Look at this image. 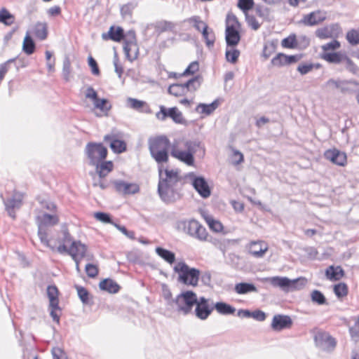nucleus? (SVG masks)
<instances>
[{
	"mask_svg": "<svg viewBox=\"0 0 359 359\" xmlns=\"http://www.w3.org/2000/svg\"><path fill=\"white\" fill-rule=\"evenodd\" d=\"M158 170L159 179L157 192L161 201L170 204L180 200L182 197L184 176L180 175L179 169H163V166L159 165Z\"/></svg>",
	"mask_w": 359,
	"mask_h": 359,
	"instance_id": "obj_1",
	"label": "nucleus"
},
{
	"mask_svg": "<svg viewBox=\"0 0 359 359\" xmlns=\"http://www.w3.org/2000/svg\"><path fill=\"white\" fill-rule=\"evenodd\" d=\"M63 237L59 241V245L55 249L60 254L69 255L76 264V269H79V264L85 262L84 269H97L96 265L90 264L85 257L86 246L81 241H72L67 229L62 231Z\"/></svg>",
	"mask_w": 359,
	"mask_h": 359,
	"instance_id": "obj_2",
	"label": "nucleus"
},
{
	"mask_svg": "<svg viewBox=\"0 0 359 359\" xmlns=\"http://www.w3.org/2000/svg\"><path fill=\"white\" fill-rule=\"evenodd\" d=\"M148 144L150 155L158 163V167L168 161L169 151L172 144L165 135L150 138Z\"/></svg>",
	"mask_w": 359,
	"mask_h": 359,
	"instance_id": "obj_3",
	"label": "nucleus"
},
{
	"mask_svg": "<svg viewBox=\"0 0 359 359\" xmlns=\"http://www.w3.org/2000/svg\"><path fill=\"white\" fill-rule=\"evenodd\" d=\"M263 281L274 287H279L286 293L302 290L308 283V280L304 277L290 279L283 276H272L263 278Z\"/></svg>",
	"mask_w": 359,
	"mask_h": 359,
	"instance_id": "obj_4",
	"label": "nucleus"
},
{
	"mask_svg": "<svg viewBox=\"0 0 359 359\" xmlns=\"http://www.w3.org/2000/svg\"><path fill=\"white\" fill-rule=\"evenodd\" d=\"M184 146L187 150L180 151L177 148V144L173 143L172 149H170V154L172 156L184 163L187 165H194V154L197 151V148H201V142L198 140L193 141L187 140L185 142Z\"/></svg>",
	"mask_w": 359,
	"mask_h": 359,
	"instance_id": "obj_5",
	"label": "nucleus"
},
{
	"mask_svg": "<svg viewBox=\"0 0 359 359\" xmlns=\"http://www.w3.org/2000/svg\"><path fill=\"white\" fill-rule=\"evenodd\" d=\"M178 229L191 237L200 241H207L208 240V233L206 229L196 219H191L189 220H181L177 222Z\"/></svg>",
	"mask_w": 359,
	"mask_h": 359,
	"instance_id": "obj_6",
	"label": "nucleus"
},
{
	"mask_svg": "<svg viewBox=\"0 0 359 359\" xmlns=\"http://www.w3.org/2000/svg\"><path fill=\"white\" fill-rule=\"evenodd\" d=\"M84 153L88 158V165H94L107 158L108 150L101 142H89L85 147Z\"/></svg>",
	"mask_w": 359,
	"mask_h": 359,
	"instance_id": "obj_7",
	"label": "nucleus"
},
{
	"mask_svg": "<svg viewBox=\"0 0 359 359\" xmlns=\"http://www.w3.org/2000/svg\"><path fill=\"white\" fill-rule=\"evenodd\" d=\"M197 303L196 294L191 290L183 292L174 299V303L177 306V311L187 316L191 313L195 304Z\"/></svg>",
	"mask_w": 359,
	"mask_h": 359,
	"instance_id": "obj_8",
	"label": "nucleus"
},
{
	"mask_svg": "<svg viewBox=\"0 0 359 359\" xmlns=\"http://www.w3.org/2000/svg\"><path fill=\"white\" fill-rule=\"evenodd\" d=\"M59 291L55 285L47 287V296L49 299L48 311L53 322L60 324L62 309L59 306Z\"/></svg>",
	"mask_w": 359,
	"mask_h": 359,
	"instance_id": "obj_9",
	"label": "nucleus"
},
{
	"mask_svg": "<svg viewBox=\"0 0 359 359\" xmlns=\"http://www.w3.org/2000/svg\"><path fill=\"white\" fill-rule=\"evenodd\" d=\"M184 178L191 180V185L202 198H207L211 195V189L204 177L196 176L194 172H190L184 175Z\"/></svg>",
	"mask_w": 359,
	"mask_h": 359,
	"instance_id": "obj_10",
	"label": "nucleus"
},
{
	"mask_svg": "<svg viewBox=\"0 0 359 359\" xmlns=\"http://www.w3.org/2000/svg\"><path fill=\"white\" fill-rule=\"evenodd\" d=\"M194 306V315L201 320H207L214 310L213 302L205 297H197V303Z\"/></svg>",
	"mask_w": 359,
	"mask_h": 359,
	"instance_id": "obj_11",
	"label": "nucleus"
},
{
	"mask_svg": "<svg viewBox=\"0 0 359 359\" xmlns=\"http://www.w3.org/2000/svg\"><path fill=\"white\" fill-rule=\"evenodd\" d=\"M1 197L3 199L5 210L8 215L13 219H15V210H19L22 205L23 194L21 192L14 190L11 197L5 199L3 198L2 194Z\"/></svg>",
	"mask_w": 359,
	"mask_h": 359,
	"instance_id": "obj_12",
	"label": "nucleus"
},
{
	"mask_svg": "<svg viewBox=\"0 0 359 359\" xmlns=\"http://www.w3.org/2000/svg\"><path fill=\"white\" fill-rule=\"evenodd\" d=\"M156 118L164 121L167 117H170L175 123L186 124L187 121L183 117L181 111L176 107L167 109L164 106H160V111L156 113Z\"/></svg>",
	"mask_w": 359,
	"mask_h": 359,
	"instance_id": "obj_13",
	"label": "nucleus"
},
{
	"mask_svg": "<svg viewBox=\"0 0 359 359\" xmlns=\"http://www.w3.org/2000/svg\"><path fill=\"white\" fill-rule=\"evenodd\" d=\"M302 57V54L287 55L285 53H279L271 59V64L274 67H282L299 62Z\"/></svg>",
	"mask_w": 359,
	"mask_h": 359,
	"instance_id": "obj_14",
	"label": "nucleus"
},
{
	"mask_svg": "<svg viewBox=\"0 0 359 359\" xmlns=\"http://www.w3.org/2000/svg\"><path fill=\"white\" fill-rule=\"evenodd\" d=\"M314 340L317 346L327 351L333 350L337 344L335 339L325 332L316 334Z\"/></svg>",
	"mask_w": 359,
	"mask_h": 359,
	"instance_id": "obj_15",
	"label": "nucleus"
},
{
	"mask_svg": "<svg viewBox=\"0 0 359 359\" xmlns=\"http://www.w3.org/2000/svg\"><path fill=\"white\" fill-rule=\"evenodd\" d=\"M240 29L233 25L226 26L225 40L227 46L234 48L239 43L241 39Z\"/></svg>",
	"mask_w": 359,
	"mask_h": 359,
	"instance_id": "obj_16",
	"label": "nucleus"
},
{
	"mask_svg": "<svg viewBox=\"0 0 359 359\" xmlns=\"http://www.w3.org/2000/svg\"><path fill=\"white\" fill-rule=\"evenodd\" d=\"M292 325V320L289 316L277 314L272 319L271 328L274 331H281L290 328Z\"/></svg>",
	"mask_w": 359,
	"mask_h": 359,
	"instance_id": "obj_17",
	"label": "nucleus"
},
{
	"mask_svg": "<svg viewBox=\"0 0 359 359\" xmlns=\"http://www.w3.org/2000/svg\"><path fill=\"white\" fill-rule=\"evenodd\" d=\"M324 156L327 160L330 161L332 163L340 166H344L347 161L346 154L337 149L325 151Z\"/></svg>",
	"mask_w": 359,
	"mask_h": 359,
	"instance_id": "obj_18",
	"label": "nucleus"
},
{
	"mask_svg": "<svg viewBox=\"0 0 359 359\" xmlns=\"http://www.w3.org/2000/svg\"><path fill=\"white\" fill-rule=\"evenodd\" d=\"M179 273V280L185 284L195 286L197 285L201 271H175Z\"/></svg>",
	"mask_w": 359,
	"mask_h": 359,
	"instance_id": "obj_19",
	"label": "nucleus"
},
{
	"mask_svg": "<svg viewBox=\"0 0 359 359\" xmlns=\"http://www.w3.org/2000/svg\"><path fill=\"white\" fill-rule=\"evenodd\" d=\"M268 250V245L263 241H252L249 244V253L256 258L262 257Z\"/></svg>",
	"mask_w": 359,
	"mask_h": 359,
	"instance_id": "obj_20",
	"label": "nucleus"
},
{
	"mask_svg": "<svg viewBox=\"0 0 359 359\" xmlns=\"http://www.w3.org/2000/svg\"><path fill=\"white\" fill-rule=\"evenodd\" d=\"M104 140L105 142L109 141V147L115 154H121L127 149L126 142L116 138L114 135H106L104 137Z\"/></svg>",
	"mask_w": 359,
	"mask_h": 359,
	"instance_id": "obj_21",
	"label": "nucleus"
},
{
	"mask_svg": "<svg viewBox=\"0 0 359 359\" xmlns=\"http://www.w3.org/2000/svg\"><path fill=\"white\" fill-rule=\"evenodd\" d=\"M125 37L124 30L121 27L111 26L107 32L102 34V38L104 41L111 40L116 42H120Z\"/></svg>",
	"mask_w": 359,
	"mask_h": 359,
	"instance_id": "obj_22",
	"label": "nucleus"
},
{
	"mask_svg": "<svg viewBox=\"0 0 359 359\" xmlns=\"http://www.w3.org/2000/svg\"><path fill=\"white\" fill-rule=\"evenodd\" d=\"M90 165L95 167V171L100 179L106 177L114 168L113 162L111 161H106V159Z\"/></svg>",
	"mask_w": 359,
	"mask_h": 359,
	"instance_id": "obj_23",
	"label": "nucleus"
},
{
	"mask_svg": "<svg viewBox=\"0 0 359 359\" xmlns=\"http://www.w3.org/2000/svg\"><path fill=\"white\" fill-rule=\"evenodd\" d=\"M340 29L338 24H332L330 26L318 28L316 29L315 34L319 39H325L332 38Z\"/></svg>",
	"mask_w": 359,
	"mask_h": 359,
	"instance_id": "obj_24",
	"label": "nucleus"
},
{
	"mask_svg": "<svg viewBox=\"0 0 359 359\" xmlns=\"http://www.w3.org/2000/svg\"><path fill=\"white\" fill-rule=\"evenodd\" d=\"M101 290L107 292L109 294H116L121 290V286L111 278H104L99 283Z\"/></svg>",
	"mask_w": 359,
	"mask_h": 359,
	"instance_id": "obj_25",
	"label": "nucleus"
},
{
	"mask_svg": "<svg viewBox=\"0 0 359 359\" xmlns=\"http://www.w3.org/2000/svg\"><path fill=\"white\" fill-rule=\"evenodd\" d=\"M34 35L40 41L46 39L48 34V23L46 22H36L33 27Z\"/></svg>",
	"mask_w": 359,
	"mask_h": 359,
	"instance_id": "obj_26",
	"label": "nucleus"
},
{
	"mask_svg": "<svg viewBox=\"0 0 359 359\" xmlns=\"http://www.w3.org/2000/svg\"><path fill=\"white\" fill-rule=\"evenodd\" d=\"M325 18L320 14V11H313L304 15L302 22L305 25L313 26L322 22Z\"/></svg>",
	"mask_w": 359,
	"mask_h": 359,
	"instance_id": "obj_27",
	"label": "nucleus"
},
{
	"mask_svg": "<svg viewBox=\"0 0 359 359\" xmlns=\"http://www.w3.org/2000/svg\"><path fill=\"white\" fill-rule=\"evenodd\" d=\"M203 81V76L198 74L182 83V86L185 88L186 93L187 92H195L201 87Z\"/></svg>",
	"mask_w": 359,
	"mask_h": 359,
	"instance_id": "obj_28",
	"label": "nucleus"
},
{
	"mask_svg": "<svg viewBox=\"0 0 359 359\" xmlns=\"http://www.w3.org/2000/svg\"><path fill=\"white\" fill-rule=\"evenodd\" d=\"M347 55L341 52L323 53L321 57L329 63L339 64L345 61Z\"/></svg>",
	"mask_w": 359,
	"mask_h": 359,
	"instance_id": "obj_29",
	"label": "nucleus"
},
{
	"mask_svg": "<svg viewBox=\"0 0 359 359\" xmlns=\"http://www.w3.org/2000/svg\"><path fill=\"white\" fill-rule=\"evenodd\" d=\"M127 103L129 107L135 110L144 113H151V109L148 104L142 100H139L135 98L129 97L127 100Z\"/></svg>",
	"mask_w": 359,
	"mask_h": 359,
	"instance_id": "obj_30",
	"label": "nucleus"
},
{
	"mask_svg": "<svg viewBox=\"0 0 359 359\" xmlns=\"http://www.w3.org/2000/svg\"><path fill=\"white\" fill-rule=\"evenodd\" d=\"M39 225H41L43 228L47 226H54L59 222L58 217L55 215H50L43 213L41 216L37 217Z\"/></svg>",
	"mask_w": 359,
	"mask_h": 359,
	"instance_id": "obj_31",
	"label": "nucleus"
},
{
	"mask_svg": "<svg viewBox=\"0 0 359 359\" xmlns=\"http://www.w3.org/2000/svg\"><path fill=\"white\" fill-rule=\"evenodd\" d=\"M218 100H214L210 104L200 103L196 107V111L205 115L211 114L219 106Z\"/></svg>",
	"mask_w": 359,
	"mask_h": 359,
	"instance_id": "obj_32",
	"label": "nucleus"
},
{
	"mask_svg": "<svg viewBox=\"0 0 359 359\" xmlns=\"http://www.w3.org/2000/svg\"><path fill=\"white\" fill-rule=\"evenodd\" d=\"M235 292L239 294H245L250 292H257V289L253 283L242 282L236 284Z\"/></svg>",
	"mask_w": 359,
	"mask_h": 359,
	"instance_id": "obj_33",
	"label": "nucleus"
},
{
	"mask_svg": "<svg viewBox=\"0 0 359 359\" xmlns=\"http://www.w3.org/2000/svg\"><path fill=\"white\" fill-rule=\"evenodd\" d=\"M156 254L163 260L172 264L175 262V254L162 247H156L155 250Z\"/></svg>",
	"mask_w": 359,
	"mask_h": 359,
	"instance_id": "obj_34",
	"label": "nucleus"
},
{
	"mask_svg": "<svg viewBox=\"0 0 359 359\" xmlns=\"http://www.w3.org/2000/svg\"><path fill=\"white\" fill-rule=\"evenodd\" d=\"M213 307L214 309L222 315H231L233 314L236 311V309L233 306L223 302L213 303Z\"/></svg>",
	"mask_w": 359,
	"mask_h": 359,
	"instance_id": "obj_35",
	"label": "nucleus"
},
{
	"mask_svg": "<svg viewBox=\"0 0 359 359\" xmlns=\"http://www.w3.org/2000/svg\"><path fill=\"white\" fill-rule=\"evenodd\" d=\"M36 50V44L33 39L31 37L29 32L26 33L22 43V50L27 55H32Z\"/></svg>",
	"mask_w": 359,
	"mask_h": 359,
	"instance_id": "obj_36",
	"label": "nucleus"
},
{
	"mask_svg": "<svg viewBox=\"0 0 359 359\" xmlns=\"http://www.w3.org/2000/svg\"><path fill=\"white\" fill-rule=\"evenodd\" d=\"M202 35L203 39H205V42L206 46L211 48L214 46L215 36L212 29L209 31V27L207 25H205L202 29Z\"/></svg>",
	"mask_w": 359,
	"mask_h": 359,
	"instance_id": "obj_37",
	"label": "nucleus"
},
{
	"mask_svg": "<svg viewBox=\"0 0 359 359\" xmlns=\"http://www.w3.org/2000/svg\"><path fill=\"white\" fill-rule=\"evenodd\" d=\"M128 51H126L125 49V43L123 42V51L126 55V57L130 62H133L138 57L139 55V47L137 43H135V46L128 45Z\"/></svg>",
	"mask_w": 359,
	"mask_h": 359,
	"instance_id": "obj_38",
	"label": "nucleus"
},
{
	"mask_svg": "<svg viewBox=\"0 0 359 359\" xmlns=\"http://www.w3.org/2000/svg\"><path fill=\"white\" fill-rule=\"evenodd\" d=\"M311 300L318 305H327L328 302L323 293L318 290H313L311 292Z\"/></svg>",
	"mask_w": 359,
	"mask_h": 359,
	"instance_id": "obj_39",
	"label": "nucleus"
},
{
	"mask_svg": "<svg viewBox=\"0 0 359 359\" xmlns=\"http://www.w3.org/2000/svg\"><path fill=\"white\" fill-rule=\"evenodd\" d=\"M350 84H353L354 86H358L359 82L355 80H353V79L341 80V83H340V87L339 89V91L342 94H346V93L352 94V93H355V91L353 89L350 88V86H349Z\"/></svg>",
	"mask_w": 359,
	"mask_h": 359,
	"instance_id": "obj_40",
	"label": "nucleus"
},
{
	"mask_svg": "<svg viewBox=\"0 0 359 359\" xmlns=\"http://www.w3.org/2000/svg\"><path fill=\"white\" fill-rule=\"evenodd\" d=\"M15 22V16L11 14L6 8L0 9V22L5 25L10 26Z\"/></svg>",
	"mask_w": 359,
	"mask_h": 359,
	"instance_id": "obj_41",
	"label": "nucleus"
},
{
	"mask_svg": "<svg viewBox=\"0 0 359 359\" xmlns=\"http://www.w3.org/2000/svg\"><path fill=\"white\" fill-rule=\"evenodd\" d=\"M281 46L285 48L294 49L298 47V42L296 34H291L287 37L284 38L281 41Z\"/></svg>",
	"mask_w": 359,
	"mask_h": 359,
	"instance_id": "obj_42",
	"label": "nucleus"
},
{
	"mask_svg": "<svg viewBox=\"0 0 359 359\" xmlns=\"http://www.w3.org/2000/svg\"><path fill=\"white\" fill-rule=\"evenodd\" d=\"M204 219L209 226V228L215 232H221L223 230L222 224L209 215L204 216Z\"/></svg>",
	"mask_w": 359,
	"mask_h": 359,
	"instance_id": "obj_43",
	"label": "nucleus"
},
{
	"mask_svg": "<svg viewBox=\"0 0 359 359\" xmlns=\"http://www.w3.org/2000/svg\"><path fill=\"white\" fill-rule=\"evenodd\" d=\"M93 104L95 108L100 109L101 111L105 114H107L108 111L111 109V104L106 98L99 97L93 102Z\"/></svg>",
	"mask_w": 359,
	"mask_h": 359,
	"instance_id": "obj_44",
	"label": "nucleus"
},
{
	"mask_svg": "<svg viewBox=\"0 0 359 359\" xmlns=\"http://www.w3.org/2000/svg\"><path fill=\"white\" fill-rule=\"evenodd\" d=\"M333 291L338 299H342L348 295V287L346 283H339L334 285Z\"/></svg>",
	"mask_w": 359,
	"mask_h": 359,
	"instance_id": "obj_45",
	"label": "nucleus"
},
{
	"mask_svg": "<svg viewBox=\"0 0 359 359\" xmlns=\"http://www.w3.org/2000/svg\"><path fill=\"white\" fill-rule=\"evenodd\" d=\"M175 28V24L167 20L158 22L156 25V29L159 33H163L167 31H173Z\"/></svg>",
	"mask_w": 359,
	"mask_h": 359,
	"instance_id": "obj_46",
	"label": "nucleus"
},
{
	"mask_svg": "<svg viewBox=\"0 0 359 359\" xmlns=\"http://www.w3.org/2000/svg\"><path fill=\"white\" fill-rule=\"evenodd\" d=\"M184 89L182 83H173L168 87V92L172 95L180 97L187 94Z\"/></svg>",
	"mask_w": 359,
	"mask_h": 359,
	"instance_id": "obj_47",
	"label": "nucleus"
},
{
	"mask_svg": "<svg viewBox=\"0 0 359 359\" xmlns=\"http://www.w3.org/2000/svg\"><path fill=\"white\" fill-rule=\"evenodd\" d=\"M74 287L81 302L86 304H88L90 293L87 289L79 285H74Z\"/></svg>",
	"mask_w": 359,
	"mask_h": 359,
	"instance_id": "obj_48",
	"label": "nucleus"
},
{
	"mask_svg": "<svg viewBox=\"0 0 359 359\" xmlns=\"http://www.w3.org/2000/svg\"><path fill=\"white\" fill-rule=\"evenodd\" d=\"M241 52L239 50L236 48H232L230 50L226 49L225 53V57L226 61L236 64L238 60Z\"/></svg>",
	"mask_w": 359,
	"mask_h": 359,
	"instance_id": "obj_49",
	"label": "nucleus"
},
{
	"mask_svg": "<svg viewBox=\"0 0 359 359\" xmlns=\"http://www.w3.org/2000/svg\"><path fill=\"white\" fill-rule=\"evenodd\" d=\"M123 42L125 43L126 51H128V45L135 46V43H137L135 30L131 29L127 32L123 39Z\"/></svg>",
	"mask_w": 359,
	"mask_h": 359,
	"instance_id": "obj_50",
	"label": "nucleus"
},
{
	"mask_svg": "<svg viewBox=\"0 0 359 359\" xmlns=\"http://www.w3.org/2000/svg\"><path fill=\"white\" fill-rule=\"evenodd\" d=\"M94 217L97 220L102 222L103 223H105V224H111L114 225V224L115 223L111 219V215L109 213H107L104 212H95Z\"/></svg>",
	"mask_w": 359,
	"mask_h": 359,
	"instance_id": "obj_51",
	"label": "nucleus"
},
{
	"mask_svg": "<svg viewBox=\"0 0 359 359\" xmlns=\"http://www.w3.org/2000/svg\"><path fill=\"white\" fill-rule=\"evenodd\" d=\"M71 73V62L68 56H65L63 60L62 65V76L66 81H69V76Z\"/></svg>",
	"mask_w": 359,
	"mask_h": 359,
	"instance_id": "obj_52",
	"label": "nucleus"
},
{
	"mask_svg": "<svg viewBox=\"0 0 359 359\" xmlns=\"http://www.w3.org/2000/svg\"><path fill=\"white\" fill-rule=\"evenodd\" d=\"M255 5L254 0H238L237 6L241 9L245 14L251 10Z\"/></svg>",
	"mask_w": 359,
	"mask_h": 359,
	"instance_id": "obj_53",
	"label": "nucleus"
},
{
	"mask_svg": "<svg viewBox=\"0 0 359 359\" xmlns=\"http://www.w3.org/2000/svg\"><path fill=\"white\" fill-rule=\"evenodd\" d=\"M38 236L42 243H43L47 247H50L53 250H55V247L52 246L48 240V234L46 233V229L41 226V225H39Z\"/></svg>",
	"mask_w": 359,
	"mask_h": 359,
	"instance_id": "obj_54",
	"label": "nucleus"
},
{
	"mask_svg": "<svg viewBox=\"0 0 359 359\" xmlns=\"http://www.w3.org/2000/svg\"><path fill=\"white\" fill-rule=\"evenodd\" d=\"M344 272L345 271H325V276L331 281H337L344 276Z\"/></svg>",
	"mask_w": 359,
	"mask_h": 359,
	"instance_id": "obj_55",
	"label": "nucleus"
},
{
	"mask_svg": "<svg viewBox=\"0 0 359 359\" xmlns=\"http://www.w3.org/2000/svg\"><path fill=\"white\" fill-rule=\"evenodd\" d=\"M226 26L233 25L236 28H241V24L238 18L232 12H229L226 17Z\"/></svg>",
	"mask_w": 359,
	"mask_h": 359,
	"instance_id": "obj_56",
	"label": "nucleus"
},
{
	"mask_svg": "<svg viewBox=\"0 0 359 359\" xmlns=\"http://www.w3.org/2000/svg\"><path fill=\"white\" fill-rule=\"evenodd\" d=\"M346 39L352 46L359 44V32L355 29H351L346 34Z\"/></svg>",
	"mask_w": 359,
	"mask_h": 359,
	"instance_id": "obj_57",
	"label": "nucleus"
},
{
	"mask_svg": "<svg viewBox=\"0 0 359 359\" xmlns=\"http://www.w3.org/2000/svg\"><path fill=\"white\" fill-rule=\"evenodd\" d=\"M161 292L163 297L168 302L167 304L172 306V304L174 303V299H172L171 291L166 284L163 283L161 285Z\"/></svg>",
	"mask_w": 359,
	"mask_h": 359,
	"instance_id": "obj_58",
	"label": "nucleus"
},
{
	"mask_svg": "<svg viewBox=\"0 0 359 359\" xmlns=\"http://www.w3.org/2000/svg\"><path fill=\"white\" fill-rule=\"evenodd\" d=\"M256 14L264 20H269L270 9L262 5H257L255 7Z\"/></svg>",
	"mask_w": 359,
	"mask_h": 359,
	"instance_id": "obj_59",
	"label": "nucleus"
},
{
	"mask_svg": "<svg viewBox=\"0 0 359 359\" xmlns=\"http://www.w3.org/2000/svg\"><path fill=\"white\" fill-rule=\"evenodd\" d=\"M345 67L346 70L355 75L359 74V67L353 62V61L346 56L345 59Z\"/></svg>",
	"mask_w": 359,
	"mask_h": 359,
	"instance_id": "obj_60",
	"label": "nucleus"
},
{
	"mask_svg": "<svg viewBox=\"0 0 359 359\" xmlns=\"http://www.w3.org/2000/svg\"><path fill=\"white\" fill-rule=\"evenodd\" d=\"M245 21L249 27L253 30H257L259 29L261 25L258 22L256 18L254 15L248 13L245 14Z\"/></svg>",
	"mask_w": 359,
	"mask_h": 359,
	"instance_id": "obj_61",
	"label": "nucleus"
},
{
	"mask_svg": "<svg viewBox=\"0 0 359 359\" xmlns=\"http://www.w3.org/2000/svg\"><path fill=\"white\" fill-rule=\"evenodd\" d=\"M124 187L125 189L123 195L135 194L138 193L140 190L139 185L136 183L126 182Z\"/></svg>",
	"mask_w": 359,
	"mask_h": 359,
	"instance_id": "obj_62",
	"label": "nucleus"
},
{
	"mask_svg": "<svg viewBox=\"0 0 359 359\" xmlns=\"http://www.w3.org/2000/svg\"><path fill=\"white\" fill-rule=\"evenodd\" d=\"M199 70V63L198 61L191 62L182 74V76L194 75Z\"/></svg>",
	"mask_w": 359,
	"mask_h": 359,
	"instance_id": "obj_63",
	"label": "nucleus"
},
{
	"mask_svg": "<svg viewBox=\"0 0 359 359\" xmlns=\"http://www.w3.org/2000/svg\"><path fill=\"white\" fill-rule=\"evenodd\" d=\"M114 186V190L121 194H123L126 182L121 180H115L110 182Z\"/></svg>",
	"mask_w": 359,
	"mask_h": 359,
	"instance_id": "obj_64",
	"label": "nucleus"
}]
</instances>
